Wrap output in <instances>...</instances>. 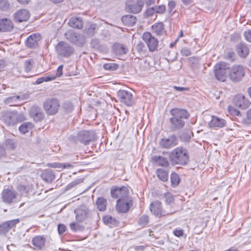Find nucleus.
Listing matches in <instances>:
<instances>
[{
    "mask_svg": "<svg viewBox=\"0 0 251 251\" xmlns=\"http://www.w3.org/2000/svg\"><path fill=\"white\" fill-rule=\"evenodd\" d=\"M5 147L9 150H14L16 148L14 141L10 139H7L5 140Z\"/></svg>",
    "mask_w": 251,
    "mask_h": 251,
    "instance_id": "53",
    "label": "nucleus"
},
{
    "mask_svg": "<svg viewBox=\"0 0 251 251\" xmlns=\"http://www.w3.org/2000/svg\"><path fill=\"white\" fill-rule=\"evenodd\" d=\"M96 26V24H91L88 28L85 29L86 34L89 36H92L95 33Z\"/></svg>",
    "mask_w": 251,
    "mask_h": 251,
    "instance_id": "52",
    "label": "nucleus"
},
{
    "mask_svg": "<svg viewBox=\"0 0 251 251\" xmlns=\"http://www.w3.org/2000/svg\"><path fill=\"white\" fill-rule=\"evenodd\" d=\"M16 116V123H21L25 120V116L23 114H18L17 112H15Z\"/></svg>",
    "mask_w": 251,
    "mask_h": 251,
    "instance_id": "60",
    "label": "nucleus"
},
{
    "mask_svg": "<svg viewBox=\"0 0 251 251\" xmlns=\"http://www.w3.org/2000/svg\"><path fill=\"white\" fill-rule=\"evenodd\" d=\"M245 75V68L241 65H234L229 69L228 77L233 82L240 81Z\"/></svg>",
    "mask_w": 251,
    "mask_h": 251,
    "instance_id": "7",
    "label": "nucleus"
},
{
    "mask_svg": "<svg viewBox=\"0 0 251 251\" xmlns=\"http://www.w3.org/2000/svg\"><path fill=\"white\" fill-rule=\"evenodd\" d=\"M119 100L127 106H132L134 104V97L131 92L120 90L117 93Z\"/></svg>",
    "mask_w": 251,
    "mask_h": 251,
    "instance_id": "8",
    "label": "nucleus"
},
{
    "mask_svg": "<svg viewBox=\"0 0 251 251\" xmlns=\"http://www.w3.org/2000/svg\"><path fill=\"white\" fill-rule=\"evenodd\" d=\"M229 64L224 62H219L214 66V72L216 78L222 82L226 81L229 73Z\"/></svg>",
    "mask_w": 251,
    "mask_h": 251,
    "instance_id": "4",
    "label": "nucleus"
},
{
    "mask_svg": "<svg viewBox=\"0 0 251 251\" xmlns=\"http://www.w3.org/2000/svg\"><path fill=\"white\" fill-rule=\"evenodd\" d=\"M30 116L33 118L36 122H41L45 117L44 113L40 107L38 106H33L29 112Z\"/></svg>",
    "mask_w": 251,
    "mask_h": 251,
    "instance_id": "19",
    "label": "nucleus"
},
{
    "mask_svg": "<svg viewBox=\"0 0 251 251\" xmlns=\"http://www.w3.org/2000/svg\"><path fill=\"white\" fill-rule=\"evenodd\" d=\"M149 223V217L147 215H143L139 219L138 224L142 227H145Z\"/></svg>",
    "mask_w": 251,
    "mask_h": 251,
    "instance_id": "43",
    "label": "nucleus"
},
{
    "mask_svg": "<svg viewBox=\"0 0 251 251\" xmlns=\"http://www.w3.org/2000/svg\"><path fill=\"white\" fill-rule=\"evenodd\" d=\"M152 31L158 36L165 34L166 31L164 28V25L162 22H159L151 26Z\"/></svg>",
    "mask_w": 251,
    "mask_h": 251,
    "instance_id": "30",
    "label": "nucleus"
},
{
    "mask_svg": "<svg viewBox=\"0 0 251 251\" xmlns=\"http://www.w3.org/2000/svg\"><path fill=\"white\" fill-rule=\"evenodd\" d=\"M174 234L178 237H181L183 235V230L180 228H176L173 231Z\"/></svg>",
    "mask_w": 251,
    "mask_h": 251,
    "instance_id": "62",
    "label": "nucleus"
},
{
    "mask_svg": "<svg viewBox=\"0 0 251 251\" xmlns=\"http://www.w3.org/2000/svg\"><path fill=\"white\" fill-rule=\"evenodd\" d=\"M20 99V96H13L7 98L5 100V102L6 104H9L10 105H12L14 103L16 102Z\"/></svg>",
    "mask_w": 251,
    "mask_h": 251,
    "instance_id": "51",
    "label": "nucleus"
},
{
    "mask_svg": "<svg viewBox=\"0 0 251 251\" xmlns=\"http://www.w3.org/2000/svg\"><path fill=\"white\" fill-rule=\"evenodd\" d=\"M133 204V201L131 198L127 197L125 199L118 200L116 203V210L119 213L127 212Z\"/></svg>",
    "mask_w": 251,
    "mask_h": 251,
    "instance_id": "12",
    "label": "nucleus"
},
{
    "mask_svg": "<svg viewBox=\"0 0 251 251\" xmlns=\"http://www.w3.org/2000/svg\"><path fill=\"white\" fill-rule=\"evenodd\" d=\"M78 34L73 31H68L65 34V38L71 43L74 44Z\"/></svg>",
    "mask_w": 251,
    "mask_h": 251,
    "instance_id": "39",
    "label": "nucleus"
},
{
    "mask_svg": "<svg viewBox=\"0 0 251 251\" xmlns=\"http://www.w3.org/2000/svg\"><path fill=\"white\" fill-rule=\"evenodd\" d=\"M83 182V178H78L74 180L72 182H70L69 184H68L66 187V190H69L71 189L74 187H75L77 185L80 184L81 183Z\"/></svg>",
    "mask_w": 251,
    "mask_h": 251,
    "instance_id": "47",
    "label": "nucleus"
},
{
    "mask_svg": "<svg viewBox=\"0 0 251 251\" xmlns=\"http://www.w3.org/2000/svg\"><path fill=\"white\" fill-rule=\"evenodd\" d=\"M33 246L38 250H42L45 245L46 238L42 235H37L32 240Z\"/></svg>",
    "mask_w": 251,
    "mask_h": 251,
    "instance_id": "27",
    "label": "nucleus"
},
{
    "mask_svg": "<svg viewBox=\"0 0 251 251\" xmlns=\"http://www.w3.org/2000/svg\"><path fill=\"white\" fill-rule=\"evenodd\" d=\"M169 159L173 165L186 166L190 161L188 150L182 147H178L169 153Z\"/></svg>",
    "mask_w": 251,
    "mask_h": 251,
    "instance_id": "2",
    "label": "nucleus"
},
{
    "mask_svg": "<svg viewBox=\"0 0 251 251\" xmlns=\"http://www.w3.org/2000/svg\"><path fill=\"white\" fill-rule=\"evenodd\" d=\"M180 53L182 55L185 56H188L191 54V50L187 48H182L180 50Z\"/></svg>",
    "mask_w": 251,
    "mask_h": 251,
    "instance_id": "61",
    "label": "nucleus"
},
{
    "mask_svg": "<svg viewBox=\"0 0 251 251\" xmlns=\"http://www.w3.org/2000/svg\"><path fill=\"white\" fill-rule=\"evenodd\" d=\"M178 139L175 134L170 135L168 138H163L159 142V146L163 149H171L177 145Z\"/></svg>",
    "mask_w": 251,
    "mask_h": 251,
    "instance_id": "14",
    "label": "nucleus"
},
{
    "mask_svg": "<svg viewBox=\"0 0 251 251\" xmlns=\"http://www.w3.org/2000/svg\"><path fill=\"white\" fill-rule=\"evenodd\" d=\"M236 51L238 55L242 58H245L249 53V49L244 43H240L236 46Z\"/></svg>",
    "mask_w": 251,
    "mask_h": 251,
    "instance_id": "29",
    "label": "nucleus"
},
{
    "mask_svg": "<svg viewBox=\"0 0 251 251\" xmlns=\"http://www.w3.org/2000/svg\"><path fill=\"white\" fill-rule=\"evenodd\" d=\"M176 7V2L174 0H170L168 3V12L170 16H172L175 11V8Z\"/></svg>",
    "mask_w": 251,
    "mask_h": 251,
    "instance_id": "44",
    "label": "nucleus"
},
{
    "mask_svg": "<svg viewBox=\"0 0 251 251\" xmlns=\"http://www.w3.org/2000/svg\"><path fill=\"white\" fill-rule=\"evenodd\" d=\"M144 5V2L143 0H135L132 3H129L127 2L126 7L129 12L137 14L140 13Z\"/></svg>",
    "mask_w": 251,
    "mask_h": 251,
    "instance_id": "17",
    "label": "nucleus"
},
{
    "mask_svg": "<svg viewBox=\"0 0 251 251\" xmlns=\"http://www.w3.org/2000/svg\"><path fill=\"white\" fill-rule=\"evenodd\" d=\"M68 25L74 28L82 29L83 23L82 18L73 17L69 21Z\"/></svg>",
    "mask_w": 251,
    "mask_h": 251,
    "instance_id": "26",
    "label": "nucleus"
},
{
    "mask_svg": "<svg viewBox=\"0 0 251 251\" xmlns=\"http://www.w3.org/2000/svg\"><path fill=\"white\" fill-rule=\"evenodd\" d=\"M96 204L99 211L104 212L106 210L107 200L104 197L98 198L96 200Z\"/></svg>",
    "mask_w": 251,
    "mask_h": 251,
    "instance_id": "34",
    "label": "nucleus"
},
{
    "mask_svg": "<svg viewBox=\"0 0 251 251\" xmlns=\"http://www.w3.org/2000/svg\"><path fill=\"white\" fill-rule=\"evenodd\" d=\"M233 102L235 106L241 109H247L251 104L248 99L241 94H238L234 96Z\"/></svg>",
    "mask_w": 251,
    "mask_h": 251,
    "instance_id": "13",
    "label": "nucleus"
},
{
    "mask_svg": "<svg viewBox=\"0 0 251 251\" xmlns=\"http://www.w3.org/2000/svg\"><path fill=\"white\" fill-rule=\"evenodd\" d=\"M43 107L46 114L48 115H55L60 108V102L55 98H50L44 101Z\"/></svg>",
    "mask_w": 251,
    "mask_h": 251,
    "instance_id": "6",
    "label": "nucleus"
},
{
    "mask_svg": "<svg viewBox=\"0 0 251 251\" xmlns=\"http://www.w3.org/2000/svg\"><path fill=\"white\" fill-rule=\"evenodd\" d=\"M17 194L16 192L12 189L8 188L4 189L1 193L2 201L5 203H11L16 198Z\"/></svg>",
    "mask_w": 251,
    "mask_h": 251,
    "instance_id": "15",
    "label": "nucleus"
},
{
    "mask_svg": "<svg viewBox=\"0 0 251 251\" xmlns=\"http://www.w3.org/2000/svg\"><path fill=\"white\" fill-rule=\"evenodd\" d=\"M191 132L190 131H184L180 135V139L184 142H189L191 139Z\"/></svg>",
    "mask_w": 251,
    "mask_h": 251,
    "instance_id": "50",
    "label": "nucleus"
},
{
    "mask_svg": "<svg viewBox=\"0 0 251 251\" xmlns=\"http://www.w3.org/2000/svg\"><path fill=\"white\" fill-rule=\"evenodd\" d=\"M171 117L169 119L170 130L176 131L184 127L185 120L188 119L189 113L183 109L173 108L170 111Z\"/></svg>",
    "mask_w": 251,
    "mask_h": 251,
    "instance_id": "1",
    "label": "nucleus"
},
{
    "mask_svg": "<svg viewBox=\"0 0 251 251\" xmlns=\"http://www.w3.org/2000/svg\"><path fill=\"white\" fill-rule=\"evenodd\" d=\"M180 179L178 175L176 173H172L171 175V181L173 186L178 185L179 183Z\"/></svg>",
    "mask_w": 251,
    "mask_h": 251,
    "instance_id": "45",
    "label": "nucleus"
},
{
    "mask_svg": "<svg viewBox=\"0 0 251 251\" xmlns=\"http://www.w3.org/2000/svg\"><path fill=\"white\" fill-rule=\"evenodd\" d=\"M85 37L83 35L80 34H78L77 38H76L73 44L76 46L82 47L85 45Z\"/></svg>",
    "mask_w": 251,
    "mask_h": 251,
    "instance_id": "38",
    "label": "nucleus"
},
{
    "mask_svg": "<svg viewBox=\"0 0 251 251\" xmlns=\"http://www.w3.org/2000/svg\"><path fill=\"white\" fill-rule=\"evenodd\" d=\"M33 128V125L29 122L23 123L19 127V130L22 133L25 134L28 132Z\"/></svg>",
    "mask_w": 251,
    "mask_h": 251,
    "instance_id": "36",
    "label": "nucleus"
},
{
    "mask_svg": "<svg viewBox=\"0 0 251 251\" xmlns=\"http://www.w3.org/2000/svg\"><path fill=\"white\" fill-rule=\"evenodd\" d=\"M42 37L39 33H33L29 36L25 41L26 46L30 49H35L38 46V42Z\"/></svg>",
    "mask_w": 251,
    "mask_h": 251,
    "instance_id": "16",
    "label": "nucleus"
},
{
    "mask_svg": "<svg viewBox=\"0 0 251 251\" xmlns=\"http://www.w3.org/2000/svg\"><path fill=\"white\" fill-rule=\"evenodd\" d=\"M63 108L64 111L67 113L71 112L74 110V105L70 101H66L63 104Z\"/></svg>",
    "mask_w": 251,
    "mask_h": 251,
    "instance_id": "46",
    "label": "nucleus"
},
{
    "mask_svg": "<svg viewBox=\"0 0 251 251\" xmlns=\"http://www.w3.org/2000/svg\"><path fill=\"white\" fill-rule=\"evenodd\" d=\"M11 8L10 3L8 0H0V10L2 11H9Z\"/></svg>",
    "mask_w": 251,
    "mask_h": 251,
    "instance_id": "42",
    "label": "nucleus"
},
{
    "mask_svg": "<svg viewBox=\"0 0 251 251\" xmlns=\"http://www.w3.org/2000/svg\"><path fill=\"white\" fill-rule=\"evenodd\" d=\"M67 227L66 226L63 224H59L57 226V230L59 235L63 234L66 231Z\"/></svg>",
    "mask_w": 251,
    "mask_h": 251,
    "instance_id": "59",
    "label": "nucleus"
},
{
    "mask_svg": "<svg viewBox=\"0 0 251 251\" xmlns=\"http://www.w3.org/2000/svg\"><path fill=\"white\" fill-rule=\"evenodd\" d=\"M211 120L209 123V126L210 127L222 128L226 126V121L223 119L218 117L212 116Z\"/></svg>",
    "mask_w": 251,
    "mask_h": 251,
    "instance_id": "24",
    "label": "nucleus"
},
{
    "mask_svg": "<svg viewBox=\"0 0 251 251\" xmlns=\"http://www.w3.org/2000/svg\"><path fill=\"white\" fill-rule=\"evenodd\" d=\"M152 161L157 166L164 167H169L170 163L167 158L162 156L155 155L151 158Z\"/></svg>",
    "mask_w": 251,
    "mask_h": 251,
    "instance_id": "28",
    "label": "nucleus"
},
{
    "mask_svg": "<svg viewBox=\"0 0 251 251\" xmlns=\"http://www.w3.org/2000/svg\"><path fill=\"white\" fill-rule=\"evenodd\" d=\"M110 194L113 199H117V200H123L129 197V191L128 188L125 186L122 187L114 186L111 188Z\"/></svg>",
    "mask_w": 251,
    "mask_h": 251,
    "instance_id": "9",
    "label": "nucleus"
},
{
    "mask_svg": "<svg viewBox=\"0 0 251 251\" xmlns=\"http://www.w3.org/2000/svg\"><path fill=\"white\" fill-rule=\"evenodd\" d=\"M150 208L151 213L159 218L172 214V213H168L163 210L161 202L158 201L152 202L150 204Z\"/></svg>",
    "mask_w": 251,
    "mask_h": 251,
    "instance_id": "11",
    "label": "nucleus"
},
{
    "mask_svg": "<svg viewBox=\"0 0 251 251\" xmlns=\"http://www.w3.org/2000/svg\"><path fill=\"white\" fill-rule=\"evenodd\" d=\"M48 166L51 168L59 169L72 168L74 166L73 165L69 163H66L63 164L60 162L49 163Z\"/></svg>",
    "mask_w": 251,
    "mask_h": 251,
    "instance_id": "35",
    "label": "nucleus"
},
{
    "mask_svg": "<svg viewBox=\"0 0 251 251\" xmlns=\"http://www.w3.org/2000/svg\"><path fill=\"white\" fill-rule=\"evenodd\" d=\"M142 39L146 44L150 51L153 52L157 49L158 40L150 32H146L142 35Z\"/></svg>",
    "mask_w": 251,
    "mask_h": 251,
    "instance_id": "10",
    "label": "nucleus"
},
{
    "mask_svg": "<svg viewBox=\"0 0 251 251\" xmlns=\"http://www.w3.org/2000/svg\"><path fill=\"white\" fill-rule=\"evenodd\" d=\"M3 119L7 126H14L16 123L15 112H9L5 113L3 116Z\"/></svg>",
    "mask_w": 251,
    "mask_h": 251,
    "instance_id": "32",
    "label": "nucleus"
},
{
    "mask_svg": "<svg viewBox=\"0 0 251 251\" xmlns=\"http://www.w3.org/2000/svg\"><path fill=\"white\" fill-rule=\"evenodd\" d=\"M228 111L231 115L237 116H240L241 115V112L238 110H237L231 106L228 107Z\"/></svg>",
    "mask_w": 251,
    "mask_h": 251,
    "instance_id": "57",
    "label": "nucleus"
},
{
    "mask_svg": "<svg viewBox=\"0 0 251 251\" xmlns=\"http://www.w3.org/2000/svg\"><path fill=\"white\" fill-rule=\"evenodd\" d=\"M76 220L79 222L84 221L87 217L89 210L85 206H80L75 210Z\"/></svg>",
    "mask_w": 251,
    "mask_h": 251,
    "instance_id": "20",
    "label": "nucleus"
},
{
    "mask_svg": "<svg viewBox=\"0 0 251 251\" xmlns=\"http://www.w3.org/2000/svg\"><path fill=\"white\" fill-rule=\"evenodd\" d=\"M20 222L19 219L7 221L0 225V234H5Z\"/></svg>",
    "mask_w": 251,
    "mask_h": 251,
    "instance_id": "18",
    "label": "nucleus"
},
{
    "mask_svg": "<svg viewBox=\"0 0 251 251\" xmlns=\"http://www.w3.org/2000/svg\"><path fill=\"white\" fill-rule=\"evenodd\" d=\"M13 28L12 21L7 18L0 19V31L9 32Z\"/></svg>",
    "mask_w": 251,
    "mask_h": 251,
    "instance_id": "23",
    "label": "nucleus"
},
{
    "mask_svg": "<svg viewBox=\"0 0 251 251\" xmlns=\"http://www.w3.org/2000/svg\"><path fill=\"white\" fill-rule=\"evenodd\" d=\"M70 227L71 230L74 232H76L78 231H83L84 228V226L80 225L78 223L76 222L70 223Z\"/></svg>",
    "mask_w": 251,
    "mask_h": 251,
    "instance_id": "40",
    "label": "nucleus"
},
{
    "mask_svg": "<svg viewBox=\"0 0 251 251\" xmlns=\"http://www.w3.org/2000/svg\"><path fill=\"white\" fill-rule=\"evenodd\" d=\"M55 51L59 58H68L74 53L75 50L68 43L60 41L55 46Z\"/></svg>",
    "mask_w": 251,
    "mask_h": 251,
    "instance_id": "5",
    "label": "nucleus"
},
{
    "mask_svg": "<svg viewBox=\"0 0 251 251\" xmlns=\"http://www.w3.org/2000/svg\"><path fill=\"white\" fill-rule=\"evenodd\" d=\"M41 177L45 182L50 183L54 180L55 175L52 170L46 169L41 174Z\"/></svg>",
    "mask_w": 251,
    "mask_h": 251,
    "instance_id": "25",
    "label": "nucleus"
},
{
    "mask_svg": "<svg viewBox=\"0 0 251 251\" xmlns=\"http://www.w3.org/2000/svg\"><path fill=\"white\" fill-rule=\"evenodd\" d=\"M34 63V60L31 58L27 59L24 62V70L26 73L29 72Z\"/></svg>",
    "mask_w": 251,
    "mask_h": 251,
    "instance_id": "41",
    "label": "nucleus"
},
{
    "mask_svg": "<svg viewBox=\"0 0 251 251\" xmlns=\"http://www.w3.org/2000/svg\"><path fill=\"white\" fill-rule=\"evenodd\" d=\"M156 13L155 6L148 8L145 12V15L148 17L152 16Z\"/></svg>",
    "mask_w": 251,
    "mask_h": 251,
    "instance_id": "56",
    "label": "nucleus"
},
{
    "mask_svg": "<svg viewBox=\"0 0 251 251\" xmlns=\"http://www.w3.org/2000/svg\"><path fill=\"white\" fill-rule=\"evenodd\" d=\"M127 49L121 44H115L112 47V52L117 57L120 58L123 55L126 54Z\"/></svg>",
    "mask_w": 251,
    "mask_h": 251,
    "instance_id": "22",
    "label": "nucleus"
},
{
    "mask_svg": "<svg viewBox=\"0 0 251 251\" xmlns=\"http://www.w3.org/2000/svg\"><path fill=\"white\" fill-rule=\"evenodd\" d=\"M121 20L125 25L128 26L134 25L136 22V18L131 15L123 16Z\"/></svg>",
    "mask_w": 251,
    "mask_h": 251,
    "instance_id": "33",
    "label": "nucleus"
},
{
    "mask_svg": "<svg viewBox=\"0 0 251 251\" xmlns=\"http://www.w3.org/2000/svg\"><path fill=\"white\" fill-rule=\"evenodd\" d=\"M165 201L167 204H170L174 202L175 199L172 194L170 193H166L164 195Z\"/></svg>",
    "mask_w": 251,
    "mask_h": 251,
    "instance_id": "54",
    "label": "nucleus"
},
{
    "mask_svg": "<svg viewBox=\"0 0 251 251\" xmlns=\"http://www.w3.org/2000/svg\"><path fill=\"white\" fill-rule=\"evenodd\" d=\"M156 174L158 178L162 181L165 182L168 179V173L162 169H157Z\"/></svg>",
    "mask_w": 251,
    "mask_h": 251,
    "instance_id": "37",
    "label": "nucleus"
},
{
    "mask_svg": "<svg viewBox=\"0 0 251 251\" xmlns=\"http://www.w3.org/2000/svg\"><path fill=\"white\" fill-rule=\"evenodd\" d=\"M226 58L230 61H234L235 59V53L233 51H227L226 53Z\"/></svg>",
    "mask_w": 251,
    "mask_h": 251,
    "instance_id": "58",
    "label": "nucleus"
},
{
    "mask_svg": "<svg viewBox=\"0 0 251 251\" xmlns=\"http://www.w3.org/2000/svg\"><path fill=\"white\" fill-rule=\"evenodd\" d=\"M155 8L156 13L158 14H164L166 11V7L165 5H160L158 6H154Z\"/></svg>",
    "mask_w": 251,
    "mask_h": 251,
    "instance_id": "55",
    "label": "nucleus"
},
{
    "mask_svg": "<svg viewBox=\"0 0 251 251\" xmlns=\"http://www.w3.org/2000/svg\"><path fill=\"white\" fill-rule=\"evenodd\" d=\"M18 189L21 193H22L23 194H27L28 193V190L26 186L25 185H19L18 186Z\"/></svg>",
    "mask_w": 251,
    "mask_h": 251,
    "instance_id": "63",
    "label": "nucleus"
},
{
    "mask_svg": "<svg viewBox=\"0 0 251 251\" xmlns=\"http://www.w3.org/2000/svg\"><path fill=\"white\" fill-rule=\"evenodd\" d=\"M30 17L29 12L26 9H20L15 13L14 18L17 22L27 21Z\"/></svg>",
    "mask_w": 251,
    "mask_h": 251,
    "instance_id": "21",
    "label": "nucleus"
},
{
    "mask_svg": "<svg viewBox=\"0 0 251 251\" xmlns=\"http://www.w3.org/2000/svg\"><path fill=\"white\" fill-rule=\"evenodd\" d=\"M244 35L246 39L249 42H251V30H249L247 31H245Z\"/></svg>",
    "mask_w": 251,
    "mask_h": 251,
    "instance_id": "64",
    "label": "nucleus"
},
{
    "mask_svg": "<svg viewBox=\"0 0 251 251\" xmlns=\"http://www.w3.org/2000/svg\"><path fill=\"white\" fill-rule=\"evenodd\" d=\"M119 65L114 63H105L103 67L104 70L108 71H115L118 68Z\"/></svg>",
    "mask_w": 251,
    "mask_h": 251,
    "instance_id": "48",
    "label": "nucleus"
},
{
    "mask_svg": "<svg viewBox=\"0 0 251 251\" xmlns=\"http://www.w3.org/2000/svg\"><path fill=\"white\" fill-rule=\"evenodd\" d=\"M55 79V76H43L40 78H38L36 81V84H40L46 81H49L51 80H53Z\"/></svg>",
    "mask_w": 251,
    "mask_h": 251,
    "instance_id": "49",
    "label": "nucleus"
},
{
    "mask_svg": "<svg viewBox=\"0 0 251 251\" xmlns=\"http://www.w3.org/2000/svg\"><path fill=\"white\" fill-rule=\"evenodd\" d=\"M102 220L105 225L111 227L118 226L119 223V222L116 218H113L109 215L103 216Z\"/></svg>",
    "mask_w": 251,
    "mask_h": 251,
    "instance_id": "31",
    "label": "nucleus"
},
{
    "mask_svg": "<svg viewBox=\"0 0 251 251\" xmlns=\"http://www.w3.org/2000/svg\"><path fill=\"white\" fill-rule=\"evenodd\" d=\"M97 137L94 130H83L79 131L76 136H71L69 140L75 143H80L84 145L96 140Z\"/></svg>",
    "mask_w": 251,
    "mask_h": 251,
    "instance_id": "3",
    "label": "nucleus"
}]
</instances>
